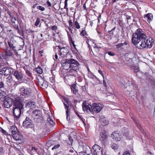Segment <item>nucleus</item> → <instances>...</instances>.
I'll use <instances>...</instances> for the list:
<instances>
[{"label":"nucleus","instance_id":"f257e3e1","mask_svg":"<svg viewBox=\"0 0 155 155\" xmlns=\"http://www.w3.org/2000/svg\"><path fill=\"white\" fill-rule=\"evenodd\" d=\"M132 43L139 49L151 48L153 45L154 40L151 38H149L146 36L140 28L137 29L133 35Z\"/></svg>","mask_w":155,"mask_h":155},{"label":"nucleus","instance_id":"f03ea898","mask_svg":"<svg viewBox=\"0 0 155 155\" xmlns=\"http://www.w3.org/2000/svg\"><path fill=\"white\" fill-rule=\"evenodd\" d=\"M87 150L85 151V153L87 154H90V152L89 151L93 152V155H102L103 153L102 152V148L99 145L96 144L94 145L92 147V149L91 150L90 148L87 146Z\"/></svg>","mask_w":155,"mask_h":155},{"label":"nucleus","instance_id":"7ed1b4c3","mask_svg":"<svg viewBox=\"0 0 155 155\" xmlns=\"http://www.w3.org/2000/svg\"><path fill=\"white\" fill-rule=\"evenodd\" d=\"M70 69L68 71L70 73L73 74L74 72L77 73L79 70L80 64L79 62L73 58H71Z\"/></svg>","mask_w":155,"mask_h":155},{"label":"nucleus","instance_id":"20e7f679","mask_svg":"<svg viewBox=\"0 0 155 155\" xmlns=\"http://www.w3.org/2000/svg\"><path fill=\"white\" fill-rule=\"evenodd\" d=\"M19 91L21 95L24 96L25 98L29 97L32 93L30 88L24 86H21L19 88Z\"/></svg>","mask_w":155,"mask_h":155},{"label":"nucleus","instance_id":"39448f33","mask_svg":"<svg viewBox=\"0 0 155 155\" xmlns=\"http://www.w3.org/2000/svg\"><path fill=\"white\" fill-rule=\"evenodd\" d=\"M23 126L25 128H33V130L35 131V130L34 128V124L32 120L28 117H26V119L23 123Z\"/></svg>","mask_w":155,"mask_h":155},{"label":"nucleus","instance_id":"423d86ee","mask_svg":"<svg viewBox=\"0 0 155 155\" xmlns=\"http://www.w3.org/2000/svg\"><path fill=\"white\" fill-rule=\"evenodd\" d=\"M13 108H20L23 109V105L21 103V101L19 97L17 96L13 99Z\"/></svg>","mask_w":155,"mask_h":155},{"label":"nucleus","instance_id":"0eeeda50","mask_svg":"<svg viewBox=\"0 0 155 155\" xmlns=\"http://www.w3.org/2000/svg\"><path fill=\"white\" fill-rule=\"evenodd\" d=\"M82 108L84 111H86L88 113H91L93 114L94 113V110L92 109V106L89 105L88 103L86 101H84L82 103Z\"/></svg>","mask_w":155,"mask_h":155},{"label":"nucleus","instance_id":"6e6552de","mask_svg":"<svg viewBox=\"0 0 155 155\" xmlns=\"http://www.w3.org/2000/svg\"><path fill=\"white\" fill-rule=\"evenodd\" d=\"M108 137V133L105 130H102L100 133V139L102 144H104L106 142Z\"/></svg>","mask_w":155,"mask_h":155},{"label":"nucleus","instance_id":"1a4fd4ad","mask_svg":"<svg viewBox=\"0 0 155 155\" xmlns=\"http://www.w3.org/2000/svg\"><path fill=\"white\" fill-rule=\"evenodd\" d=\"M38 82L39 86L42 89H45L47 87L48 83L42 77H40L38 79Z\"/></svg>","mask_w":155,"mask_h":155},{"label":"nucleus","instance_id":"9d476101","mask_svg":"<svg viewBox=\"0 0 155 155\" xmlns=\"http://www.w3.org/2000/svg\"><path fill=\"white\" fill-rule=\"evenodd\" d=\"M92 108L94 110V111L97 113L101 111L103 106L101 104L94 103L92 104Z\"/></svg>","mask_w":155,"mask_h":155},{"label":"nucleus","instance_id":"9b49d317","mask_svg":"<svg viewBox=\"0 0 155 155\" xmlns=\"http://www.w3.org/2000/svg\"><path fill=\"white\" fill-rule=\"evenodd\" d=\"M111 137L114 140L119 141L121 139L122 137L117 132V131H115L112 133L111 134Z\"/></svg>","mask_w":155,"mask_h":155},{"label":"nucleus","instance_id":"f8f14e48","mask_svg":"<svg viewBox=\"0 0 155 155\" xmlns=\"http://www.w3.org/2000/svg\"><path fill=\"white\" fill-rule=\"evenodd\" d=\"M2 71H4V74L5 75H8L13 73L14 72L13 69L8 67H3Z\"/></svg>","mask_w":155,"mask_h":155},{"label":"nucleus","instance_id":"ddd939ff","mask_svg":"<svg viewBox=\"0 0 155 155\" xmlns=\"http://www.w3.org/2000/svg\"><path fill=\"white\" fill-rule=\"evenodd\" d=\"M13 102V99L9 97L6 98L4 101V106L7 108H9L11 106Z\"/></svg>","mask_w":155,"mask_h":155},{"label":"nucleus","instance_id":"4468645a","mask_svg":"<svg viewBox=\"0 0 155 155\" xmlns=\"http://www.w3.org/2000/svg\"><path fill=\"white\" fill-rule=\"evenodd\" d=\"M13 114L17 119L19 118L21 113L23 112V108H13Z\"/></svg>","mask_w":155,"mask_h":155},{"label":"nucleus","instance_id":"2eb2a0df","mask_svg":"<svg viewBox=\"0 0 155 155\" xmlns=\"http://www.w3.org/2000/svg\"><path fill=\"white\" fill-rule=\"evenodd\" d=\"M71 58L67 59L65 60L64 62L61 64L62 66L64 69L68 70L70 69Z\"/></svg>","mask_w":155,"mask_h":155},{"label":"nucleus","instance_id":"dca6fc26","mask_svg":"<svg viewBox=\"0 0 155 155\" xmlns=\"http://www.w3.org/2000/svg\"><path fill=\"white\" fill-rule=\"evenodd\" d=\"M69 49L68 47H62L60 52L61 55L63 57L65 56L69 53Z\"/></svg>","mask_w":155,"mask_h":155},{"label":"nucleus","instance_id":"f3484780","mask_svg":"<svg viewBox=\"0 0 155 155\" xmlns=\"http://www.w3.org/2000/svg\"><path fill=\"white\" fill-rule=\"evenodd\" d=\"M8 43L11 50H16L15 48L16 45L15 41H14L13 39H11L8 42Z\"/></svg>","mask_w":155,"mask_h":155},{"label":"nucleus","instance_id":"a211bd4d","mask_svg":"<svg viewBox=\"0 0 155 155\" xmlns=\"http://www.w3.org/2000/svg\"><path fill=\"white\" fill-rule=\"evenodd\" d=\"M13 75L15 78L18 81H21L23 78L22 74L15 70L13 72Z\"/></svg>","mask_w":155,"mask_h":155},{"label":"nucleus","instance_id":"6ab92c4d","mask_svg":"<svg viewBox=\"0 0 155 155\" xmlns=\"http://www.w3.org/2000/svg\"><path fill=\"white\" fill-rule=\"evenodd\" d=\"M36 103L33 101H30L26 103L25 107L30 108L31 109H34L36 107Z\"/></svg>","mask_w":155,"mask_h":155},{"label":"nucleus","instance_id":"aec40b11","mask_svg":"<svg viewBox=\"0 0 155 155\" xmlns=\"http://www.w3.org/2000/svg\"><path fill=\"white\" fill-rule=\"evenodd\" d=\"M118 81L119 85L122 87H124V84L127 81V80L126 78L123 77L120 78Z\"/></svg>","mask_w":155,"mask_h":155},{"label":"nucleus","instance_id":"412c9836","mask_svg":"<svg viewBox=\"0 0 155 155\" xmlns=\"http://www.w3.org/2000/svg\"><path fill=\"white\" fill-rule=\"evenodd\" d=\"M63 104L64 106V108L66 110V114L67 116L66 119L68 121H69L70 120V118H69L68 117L70 116V115L69 113L68 107L67 106V104L64 102L63 103Z\"/></svg>","mask_w":155,"mask_h":155},{"label":"nucleus","instance_id":"4be33fe9","mask_svg":"<svg viewBox=\"0 0 155 155\" xmlns=\"http://www.w3.org/2000/svg\"><path fill=\"white\" fill-rule=\"evenodd\" d=\"M153 16L151 14L149 13L147 15H145L144 16V18L145 20L149 22L151 20L153 19Z\"/></svg>","mask_w":155,"mask_h":155},{"label":"nucleus","instance_id":"5701e85b","mask_svg":"<svg viewBox=\"0 0 155 155\" xmlns=\"http://www.w3.org/2000/svg\"><path fill=\"white\" fill-rule=\"evenodd\" d=\"M101 124L104 126L108 124V120L105 118H102L100 120Z\"/></svg>","mask_w":155,"mask_h":155},{"label":"nucleus","instance_id":"b1692460","mask_svg":"<svg viewBox=\"0 0 155 155\" xmlns=\"http://www.w3.org/2000/svg\"><path fill=\"white\" fill-rule=\"evenodd\" d=\"M9 131L11 132L12 134L13 135L16 134L17 131V128L15 126H13L11 127Z\"/></svg>","mask_w":155,"mask_h":155},{"label":"nucleus","instance_id":"393cba45","mask_svg":"<svg viewBox=\"0 0 155 155\" xmlns=\"http://www.w3.org/2000/svg\"><path fill=\"white\" fill-rule=\"evenodd\" d=\"M33 114L35 115V117H41V112L39 110H35L33 112Z\"/></svg>","mask_w":155,"mask_h":155},{"label":"nucleus","instance_id":"a878e982","mask_svg":"<svg viewBox=\"0 0 155 155\" xmlns=\"http://www.w3.org/2000/svg\"><path fill=\"white\" fill-rule=\"evenodd\" d=\"M122 132L124 136H126V137H128L129 132L127 128H124Z\"/></svg>","mask_w":155,"mask_h":155},{"label":"nucleus","instance_id":"bb28decb","mask_svg":"<svg viewBox=\"0 0 155 155\" xmlns=\"http://www.w3.org/2000/svg\"><path fill=\"white\" fill-rule=\"evenodd\" d=\"M47 120V123L49 125L53 126L54 125L55 123L53 120L49 117L48 118Z\"/></svg>","mask_w":155,"mask_h":155},{"label":"nucleus","instance_id":"cd10ccee","mask_svg":"<svg viewBox=\"0 0 155 155\" xmlns=\"http://www.w3.org/2000/svg\"><path fill=\"white\" fill-rule=\"evenodd\" d=\"M63 100L68 105H67V106L68 107V108H69V106H71L72 104L70 101L69 99L66 98V97H64Z\"/></svg>","mask_w":155,"mask_h":155},{"label":"nucleus","instance_id":"c85d7f7f","mask_svg":"<svg viewBox=\"0 0 155 155\" xmlns=\"http://www.w3.org/2000/svg\"><path fill=\"white\" fill-rule=\"evenodd\" d=\"M13 138L16 140L19 141L21 140V136L18 134H16L13 135Z\"/></svg>","mask_w":155,"mask_h":155},{"label":"nucleus","instance_id":"c756f323","mask_svg":"<svg viewBox=\"0 0 155 155\" xmlns=\"http://www.w3.org/2000/svg\"><path fill=\"white\" fill-rule=\"evenodd\" d=\"M6 81L8 84L12 82L13 81V79L12 77L10 76H9L8 77L6 78Z\"/></svg>","mask_w":155,"mask_h":155},{"label":"nucleus","instance_id":"7c9ffc66","mask_svg":"<svg viewBox=\"0 0 155 155\" xmlns=\"http://www.w3.org/2000/svg\"><path fill=\"white\" fill-rule=\"evenodd\" d=\"M88 76L90 78L94 80L97 79V77L91 72H90V73L88 74Z\"/></svg>","mask_w":155,"mask_h":155},{"label":"nucleus","instance_id":"2f4dec72","mask_svg":"<svg viewBox=\"0 0 155 155\" xmlns=\"http://www.w3.org/2000/svg\"><path fill=\"white\" fill-rule=\"evenodd\" d=\"M127 44V42L125 41L124 43H119L117 45V48H118L121 47L122 46L126 45Z\"/></svg>","mask_w":155,"mask_h":155},{"label":"nucleus","instance_id":"473e14b6","mask_svg":"<svg viewBox=\"0 0 155 155\" xmlns=\"http://www.w3.org/2000/svg\"><path fill=\"white\" fill-rule=\"evenodd\" d=\"M36 71L39 74H41L43 73L42 69L39 66H38L36 68Z\"/></svg>","mask_w":155,"mask_h":155},{"label":"nucleus","instance_id":"72a5a7b5","mask_svg":"<svg viewBox=\"0 0 155 155\" xmlns=\"http://www.w3.org/2000/svg\"><path fill=\"white\" fill-rule=\"evenodd\" d=\"M129 95L133 98H134L137 95V93L134 91H131L129 93Z\"/></svg>","mask_w":155,"mask_h":155},{"label":"nucleus","instance_id":"f704fd0d","mask_svg":"<svg viewBox=\"0 0 155 155\" xmlns=\"http://www.w3.org/2000/svg\"><path fill=\"white\" fill-rule=\"evenodd\" d=\"M25 73L28 76L30 79H31L32 78V74L28 70H25Z\"/></svg>","mask_w":155,"mask_h":155},{"label":"nucleus","instance_id":"c9c22d12","mask_svg":"<svg viewBox=\"0 0 155 155\" xmlns=\"http://www.w3.org/2000/svg\"><path fill=\"white\" fill-rule=\"evenodd\" d=\"M72 134L73 135L76 134V133L75 132H72V133H71L70 135V136H69L68 138L69 140L70 141V143H68L69 144H71L73 142V139L72 137L71 136V135Z\"/></svg>","mask_w":155,"mask_h":155},{"label":"nucleus","instance_id":"e433bc0d","mask_svg":"<svg viewBox=\"0 0 155 155\" xmlns=\"http://www.w3.org/2000/svg\"><path fill=\"white\" fill-rule=\"evenodd\" d=\"M30 150L32 153H34L37 152V149L35 147H30Z\"/></svg>","mask_w":155,"mask_h":155},{"label":"nucleus","instance_id":"4c0bfd02","mask_svg":"<svg viewBox=\"0 0 155 155\" xmlns=\"http://www.w3.org/2000/svg\"><path fill=\"white\" fill-rule=\"evenodd\" d=\"M5 54L6 56H12L13 54L10 51H5Z\"/></svg>","mask_w":155,"mask_h":155},{"label":"nucleus","instance_id":"58836bf2","mask_svg":"<svg viewBox=\"0 0 155 155\" xmlns=\"http://www.w3.org/2000/svg\"><path fill=\"white\" fill-rule=\"evenodd\" d=\"M144 76L145 77H146V79H148V80L149 79L151 78V76L148 73L146 72L144 74Z\"/></svg>","mask_w":155,"mask_h":155},{"label":"nucleus","instance_id":"ea45409f","mask_svg":"<svg viewBox=\"0 0 155 155\" xmlns=\"http://www.w3.org/2000/svg\"><path fill=\"white\" fill-rule=\"evenodd\" d=\"M74 25H75V28L77 29H79L80 28V25L77 21H76L75 22Z\"/></svg>","mask_w":155,"mask_h":155},{"label":"nucleus","instance_id":"a19ab883","mask_svg":"<svg viewBox=\"0 0 155 155\" xmlns=\"http://www.w3.org/2000/svg\"><path fill=\"white\" fill-rule=\"evenodd\" d=\"M37 8L41 11H44L45 10V8L43 7L38 6L37 7Z\"/></svg>","mask_w":155,"mask_h":155},{"label":"nucleus","instance_id":"79ce46f5","mask_svg":"<svg viewBox=\"0 0 155 155\" xmlns=\"http://www.w3.org/2000/svg\"><path fill=\"white\" fill-rule=\"evenodd\" d=\"M111 146L112 149H117V145L114 143H112L111 144Z\"/></svg>","mask_w":155,"mask_h":155},{"label":"nucleus","instance_id":"37998d69","mask_svg":"<svg viewBox=\"0 0 155 155\" xmlns=\"http://www.w3.org/2000/svg\"><path fill=\"white\" fill-rule=\"evenodd\" d=\"M40 22V18H38L37 19V20L35 23V25L36 26H37L39 24Z\"/></svg>","mask_w":155,"mask_h":155},{"label":"nucleus","instance_id":"c03bdc74","mask_svg":"<svg viewBox=\"0 0 155 155\" xmlns=\"http://www.w3.org/2000/svg\"><path fill=\"white\" fill-rule=\"evenodd\" d=\"M149 82H150L151 84L153 86H155V81L152 80L151 78L149 79L148 80Z\"/></svg>","mask_w":155,"mask_h":155},{"label":"nucleus","instance_id":"a18cd8bd","mask_svg":"<svg viewBox=\"0 0 155 155\" xmlns=\"http://www.w3.org/2000/svg\"><path fill=\"white\" fill-rule=\"evenodd\" d=\"M133 68L134 72H137L139 71V69L138 67L133 66Z\"/></svg>","mask_w":155,"mask_h":155},{"label":"nucleus","instance_id":"49530a36","mask_svg":"<svg viewBox=\"0 0 155 155\" xmlns=\"http://www.w3.org/2000/svg\"><path fill=\"white\" fill-rule=\"evenodd\" d=\"M13 24L12 25H13L14 28L15 29L17 30L18 31H19V29L18 28V25H16V24Z\"/></svg>","mask_w":155,"mask_h":155},{"label":"nucleus","instance_id":"de8ad7c7","mask_svg":"<svg viewBox=\"0 0 155 155\" xmlns=\"http://www.w3.org/2000/svg\"><path fill=\"white\" fill-rule=\"evenodd\" d=\"M68 0H65L64 1V8L65 9L67 10H68V8L67 7V5H68V3H67V1Z\"/></svg>","mask_w":155,"mask_h":155},{"label":"nucleus","instance_id":"09e8293b","mask_svg":"<svg viewBox=\"0 0 155 155\" xmlns=\"http://www.w3.org/2000/svg\"><path fill=\"white\" fill-rule=\"evenodd\" d=\"M81 35L84 36L86 34V31L84 30H82L80 34Z\"/></svg>","mask_w":155,"mask_h":155},{"label":"nucleus","instance_id":"8fccbe9b","mask_svg":"<svg viewBox=\"0 0 155 155\" xmlns=\"http://www.w3.org/2000/svg\"><path fill=\"white\" fill-rule=\"evenodd\" d=\"M60 146V145L59 144H58L55 145L54 147H53L52 148V150H53L54 149H56L58 148Z\"/></svg>","mask_w":155,"mask_h":155},{"label":"nucleus","instance_id":"3c124183","mask_svg":"<svg viewBox=\"0 0 155 155\" xmlns=\"http://www.w3.org/2000/svg\"><path fill=\"white\" fill-rule=\"evenodd\" d=\"M11 20L12 24H15V21H16V19L15 18L13 17H12V18L11 19Z\"/></svg>","mask_w":155,"mask_h":155},{"label":"nucleus","instance_id":"603ef678","mask_svg":"<svg viewBox=\"0 0 155 155\" xmlns=\"http://www.w3.org/2000/svg\"><path fill=\"white\" fill-rule=\"evenodd\" d=\"M98 73L100 74L102 77H103V79H104V74L102 73V71H101L100 70H98Z\"/></svg>","mask_w":155,"mask_h":155},{"label":"nucleus","instance_id":"864d4df0","mask_svg":"<svg viewBox=\"0 0 155 155\" xmlns=\"http://www.w3.org/2000/svg\"><path fill=\"white\" fill-rule=\"evenodd\" d=\"M115 29V27L113 29H111V30L108 31V33H109L110 34L113 35V34L114 31Z\"/></svg>","mask_w":155,"mask_h":155},{"label":"nucleus","instance_id":"5fc2aeb1","mask_svg":"<svg viewBox=\"0 0 155 155\" xmlns=\"http://www.w3.org/2000/svg\"><path fill=\"white\" fill-rule=\"evenodd\" d=\"M4 86L3 82L2 81H0V89L3 87Z\"/></svg>","mask_w":155,"mask_h":155},{"label":"nucleus","instance_id":"6e6d98bb","mask_svg":"<svg viewBox=\"0 0 155 155\" xmlns=\"http://www.w3.org/2000/svg\"><path fill=\"white\" fill-rule=\"evenodd\" d=\"M76 85L75 84H73L71 85V88L72 91L73 90H74V89H75V88H76Z\"/></svg>","mask_w":155,"mask_h":155},{"label":"nucleus","instance_id":"4d7b16f0","mask_svg":"<svg viewBox=\"0 0 155 155\" xmlns=\"http://www.w3.org/2000/svg\"><path fill=\"white\" fill-rule=\"evenodd\" d=\"M103 79V85L104 86L105 88H107V84L105 82V81L104 78V79Z\"/></svg>","mask_w":155,"mask_h":155},{"label":"nucleus","instance_id":"13d9d810","mask_svg":"<svg viewBox=\"0 0 155 155\" xmlns=\"http://www.w3.org/2000/svg\"><path fill=\"white\" fill-rule=\"evenodd\" d=\"M73 92V93L74 94H75L78 93V90L76 89V88L75 89H74V90H72V91Z\"/></svg>","mask_w":155,"mask_h":155},{"label":"nucleus","instance_id":"bf43d9fd","mask_svg":"<svg viewBox=\"0 0 155 155\" xmlns=\"http://www.w3.org/2000/svg\"><path fill=\"white\" fill-rule=\"evenodd\" d=\"M69 24L70 26L72 27L73 25V22L71 20H70L69 21Z\"/></svg>","mask_w":155,"mask_h":155},{"label":"nucleus","instance_id":"052dcab7","mask_svg":"<svg viewBox=\"0 0 155 155\" xmlns=\"http://www.w3.org/2000/svg\"><path fill=\"white\" fill-rule=\"evenodd\" d=\"M49 80L50 82L51 83H53L54 81V78L53 77L50 78Z\"/></svg>","mask_w":155,"mask_h":155},{"label":"nucleus","instance_id":"680f3d73","mask_svg":"<svg viewBox=\"0 0 155 155\" xmlns=\"http://www.w3.org/2000/svg\"><path fill=\"white\" fill-rule=\"evenodd\" d=\"M3 67L0 68V74H4V71H2Z\"/></svg>","mask_w":155,"mask_h":155},{"label":"nucleus","instance_id":"e2e57ef3","mask_svg":"<svg viewBox=\"0 0 155 155\" xmlns=\"http://www.w3.org/2000/svg\"><path fill=\"white\" fill-rule=\"evenodd\" d=\"M71 42V44L73 46L74 48L76 49V45H75V44L74 43V41H72Z\"/></svg>","mask_w":155,"mask_h":155},{"label":"nucleus","instance_id":"0e129e2a","mask_svg":"<svg viewBox=\"0 0 155 155\" xmlns=\"http://www.w3.org/2000/svg\"><path fill=\"white\" fill-rule=\"evenodd\" d=\"M108 54L110 56H114V53L110 52L109 51L108 53Z\"/></svg>","mask_w":155,"mask_h":155},{"label":"nucleus","instance_id":"69168bd1","mask_svg":"<svg viewBox=\"0 0 155 155\" xmlns=\"http://www.w3.org/2000/svg\"><path fill=\"white\" fill-rule=\"evenodd\" d=\"M47 4L48 5V7H51V3L48 0L47 2Z\"/></svg>","mask_w":155,"mask_h":155},{"label":"nucleus","instance_id":"338daca9","mask_svg":"<svg viewBox=\"0 0 155 155\" xmlns=\"http://www.w3.org/2000/svg\"><path fill=\"white\" fill-rule=\"evenodd\" d=\"M51 28L53 30H55L57 29V28L56 26L54 25L52 26Z\"/></svg>","mask_w":155,"mask_h":155},{"label":"nucleus","instance_id":"774afa93","mask_svg":"<svg viewBox=\"0 0 155 155\" xmlns=\"http://www.w3.org/2000/svg\"><path fill=\"white\" fill-rule=\"evenodd\" d=\"M123 155H130L129 152H124Z\"/></svg>","mask_w":155,"mask_h":155}]
</instances>
